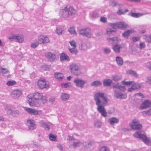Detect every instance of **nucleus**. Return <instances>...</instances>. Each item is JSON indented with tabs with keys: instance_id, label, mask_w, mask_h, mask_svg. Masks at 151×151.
I'll return each instance as SVG.
<instances>
[{
	"instance_id": "obj_1",
	"label": "nucleus",
	"mask_w": 151,
	"mask_h": 151,
	"mask_svg": "<svg viewBox=\"0 0 151 151\" xmlns=\"http://www.w3.org/2000/svg\"><path fill=\"white\" fill-rule=\"evenodd\" d=\"M76 13V10L72 6H70L68 8L66 6L60 10L59 15L61 17L66 19L74 15Z\"/></svg>"
},
{
	"instance_id": "obj_2",
	"label": "nucleus",
	"mask_w": 151,
	"mask_h": 151,
	"mask_svg": "<svg viewBox=\"0 0 151 151\" xmlns=\"http://www.w3.org/2000/svg\"><path fill=\"white\" fill-rule=\"evenodd\" d=\"M107 40L113 45L112 48L115 53H119L120 52V49L125 46L124 44L121 45L118 44L120 40L117 37L108 38Z\"/></svg>"
},
{
	"instance_id": "obj_3",
	"label": "nucleus",
	"mask_w": 151,
	"mask_h": 151,
	"mask_svg": "<svg viewBox=\"0 0 151 151\" xmlns=\"http://www.w3.org/2000/svg\"><path fill=\"white\" fill-rule=\"evenodd\" d=\"M42 96V94L38 93H34L33 98L30 97L29 96H28V98L29 99L28 102L29 105L31 106H34L36 107L39 106L40 105L39 103L36 101L39 100L41 99Z\"/></svg>"
},
{
	"instance_id": "obj_4",
	"label": "nucleus",
	"mask_w": 151,
	"mask_h": 151,
	"mask_svg": "<svg viewBox=\"0 0 151 151\" xmlns=\"http://www.w3.org/2000/svg\"><path fill=\"white\" fill-rule=\"evenodd\" d=\"M94 99L96 104H101L102 100H103V104L104 105L107 103L108 99L104 96V94L102 92H97L94 96Z\"/></svg>"
},
{
	"instance_id": "obj_5",
	"label": "nucleus",
	"mask_w": 151,
	"mask_h": 151,
	"mask_svg": "<svg viewBox=\"0 0 151 151\" xmlns=\"http://www.w3.org/2000/svg\"><path fill=\"white\" fill-rule=\"evenodd\" d=\"M69 70L75 76H78L80 74V69L78 65L75 63H72L69 65Z\"/></svg>"
},
{
	"instance_id": "obj_6",
	"label": "nucleus",
	"mask_w": 151,
	"mask_h": 151,
	"mask_svg": "<svg viewBox=\"0 0 151 151\" xmlns=\"http://www.w3.org/2000/svg\"><path fill=\"white\" fill-rule=\"evenodd\" d=\"M134 136L137 138H138L142 140L146 144L149 143L151 139L147 137L145 135L141 134L140 132H137L134 134Z\"/></svg>"
},
{
	"instance_id": "obj_7",
	"label": "nucleus",
	"mask_w": 151,
	"mask_h": 151,
	"mask_svg": "<svg viewBox=\"0 0 151 151\" xmlns=\"http://www.w3.org/2000/svg\"><path fill=\"white\" fill-rule=\"evenodd\" d=\"M130 125L132 128L134 130H139L142 129V127L139 121L135 119L132 120Z\"/></svg>"
},
{
	"instance_id": "obj_8",
	"label": "nucleus",
	"mask_w": 151,
	"mask_h": 151,
	"mask_svg": "<svg viewBox=\"0 0 151 151\" xmlns=\"http://www.w3.org/2000/svg\"><path fill=\"white\" fill-rule=\"evenodd\" d=\"M114 97L116 99H126L127 98L126 93H123L118 89L114 90Z\"/></svg>"
},
{
	"instance_id": "obj_9",
	"label": "nucleus",
	"mask_w": 151,
	"mask_h": 151,
	"mask_svg": "<svg viewBox=\"0 0 151 151\" xmlns=\"http://www.w3.org/2000/svg\"><path fill=\"white\" fill-rule=\"evenodd\" d=\"M101 104H96L97 106V111L100 113L102 116L104 117H106L107 116V113L105 109L104 106L101 105Z\"/></svg>"
},
{
	"instance_id": "obj_10",
	"label": "nucleus",
	"mask_w": 151,
	"mask_h": 151,
	"mask_svg": "<svg viewBox=\"0 0 151 151\" xmlns=\"http://www.w3.org/2000/svg\"><path fill=\"white\" fill-rule=\"evenodd\" d=\"M80 33L81 35L83 36H86L89 38L91 37L92 35L91 30L88 29H81Z\"/></svg>"
},
{
	"instance_id": "obj_11",
	"label": "nucleus",
	"mask_w": 151,
	"mask_h": 151,
	"mask_svg": "<svg viewBox=\"0 0 151 151\" xmlns=\"http://www.w3.org/2000/svg\"><path fill=\"white\" fill-rule=\"evenodd\" d=\"M73 82L76 86L78 87H79L82 88L86 82L83 80L80 79L78 78H76L74 80Z\"/></svg>"
},
{
	"instance_id": "obj_12",
	"label": "nucleus",
	"mask_w": 151,
	"mask_h": 151,
	"mask_svg": "<svg viewBox=\"0 0 151 151\" xmlns=\"http://www.w3.org/2000/svg\"><path fill=\"white\" fill-rule=\"evenodd\" d=\"M38 42L40 44H44L49 42L50 40L48 37L46 36H40L38 38Z\"/></svg>"
},
{
	"instance_id": "obj_13",
	"label": "nucleus",
	"mask_w": 151,
	"mask_h": 151,
	"mask_svg": "<svg viewBox=\"0 0 151 151\" xmlns=\"http://www.w3.org/2000/svg\"><path fill=\"white\" fill-rule=\"evenodd\" d=\"M22 90L16 89L13 91L12 95L13 98L16 99L19 98L22 95Z\"/></svg>"
},
{
	"instance_id": "obj_14",
	"label": "nucleus",
	"mask_w": 151,
	"mask_h": 151,
	"mask_svg": "<svg viewBox=\"0 0 151 151\" xmlns=\"http://www.w3.org/2000/svg\"><path fill=\"white\" fill-rule=\"evenodd\" d=\"M150 107H151V101L149 100H146L143 102L140 108L141 109H143Z\"/></svg>"
},
{
	"instance_id": "obj_15",
	"label": "nucleus",
	"mask_w": 151,
	"mask_h": 151,
	"mask_svg": "<svg viewBox=\"0 0 151 151\" xmlns=\"http://www.w3.org/2000/svg\"><path fill=\"white\" fill-rule=\"evenodd\" d=\"M37 85L41 88H47L49 87V85L46 83L45 79L39 80L37 83Z\"/></svg>"
},
{
	"instance_id": "obj_16",
	"label": "nucleus",
	"mask_w": 151,
	"mask_h": 151,
	"mask_svg": "<svg viewBox=\"0 0 151 151\" xmlns=\"http://www.w3.org/2000/svg\"><path fill=\"white\" fill-rule=\"evenodd\" d=\"M24 109L26 111L30 114L37 115L39 114L38 111L34 109L28 107H25Z\"/></svg>"
},
{
	"instance_id": "obj_17",
	"label": "nucleus",
	"mask_w": 151,
	"mask_h": 151,
	"mask_svg": "<svg viewBox=\"0 0 151 151\" xmlns=\"http://www.w3.org/2000/svg\"><path fill=\"white\" fill-rule=\"evenodd\" d=\"M112 87L113 88L118 89L120 91L123 92H124L126 90L125 86L119 85L118 83H113Z\"/></svg>"
},
{
	"instance_id": "obj_18",
	"label": "nucleus",
	"mask_w": 151,
	"mask_h": 151,
	"mask_svg": "<svg viewBox=\"0 0 151 151\" xmlns=\"http://www.w3.org/2000/svg\"><path fill=\"white\" fill-rule=\"evenodd\" d=\"M40 125L45 130H48L50 129L49 123H45L43 120H40L39 122Z\"/></svg>"
},
{
	"instance_id": "obj_19",
	"label": "nucleus",
	"mask_w": 151,
	"mask_h": 151,
	"mask_svg": "<svg viewBox=\"0 0 151 151\" xmlns=\"http://www.w3.org/2000/svg\"><path fill=\"white\" fill-rule=\"evenodd\" d=\"M46 56L51 62L54 61L56 58L55 55L51 52H47L46 54Z\"/></svg>"
},
{
	"instance_id": "obj_20",
	"label": "nucleus",
	"mask_w": 151,
	"mask_h": 151,
	"mask_svg": "<svg viewBox=\"0 0 151 151\" xmlns=\"http://www.w3.org/2000/svg\"><path fill=\"white\" fill-rule=\"evenodd\" d=\"M60 60L61 61L64 60L69 61L70 59L69 57L67 54L63 53L60 55Z\"/></svg>"
},
{
	"instance_id": "obj_21",
	"label": "nucleus",
	"mask_w": 151,
	"mask_h": 151,
	"mask_svg": "<svg viewBox=\"0 0 151 151\" xmlns=\"http://www.w3.org/2000/svg\"><path fill=\"white\" fill-rule=\"evenodd\" d=\"M108 121L111 125H114L115 124L118 123L119 122V119L116 117H112L109 118Z\"/></svg>"
},
{
	"instance_id": "obj_22",
	"label": "nucleus",
	"mask_w": 151,
	"mask_h": 151,
	"mask_svg": "<svg viewBox=\"0 0 151 151\" xmlns=\"http://www.w3.org/2000/svg\"><path fill=\"white\" fill-rule=\"evenodd\" d=\"M60 99H61L64 101H65L69 99V95L66 93H62L61 95Z\"/></svg>"
},
{
	"instance_id": "obj_23",
	"label": "nucleus",
	"mask_w": 151,
	"mask_h": 151,
	"mask_svg": "<svg viewBox=\"0 0 151 151\" xmlns=\"http://www.w3.org/2000/svg\"><path fill=\"white\" fill-rule=\"evenodd\" d=\"M118 28L122 29H124L127 27V25L125 22H118Z\"/></svg>"
},
{
	"instance_id": "obj_24",
	"label": "nucleus",
	"mask_w": 151,
	"mask_h": 151,
	"mask_svg": "<svg viewBox=\"0 0 151 151\" xmlns=\"http://www.w3.org/2000/svg\"><path fill=\"white\" fill-rule=\"evenodd\" d=\"M14 39L16 40V41L19 43H21L24 40V38L23 37L18 35H13Z\"/></svg>"
},
{
	"instance_id": "obj_25",
	"label": "nucleus",
	"mask_w": 151,
	"mask_h": 151,
	"mask_svg": "<svg viewBox=\"0 0 151 151\" xmlns=\"http://www.w3.org/2000/svg\"><path fill=\"white\" fill-rule=\"evenodd\" d=\"M126 73L128 74H131L133 76L137 77L138 76V74L135 71L132 70H128L126 71Z\"/></svg>"
},
{
	"instance_id": "obj_26",
	"label": "nucleus",
	"mask_w": 151,
	"mask_h": 151,
	"mask_svg": "<svg viewBox=\"0 0 151 151\" xmlns=\"http://www.w3.org/2000/svg\"><path fill=\"white\" fill-rule=\"evenodd\" d=\"M116 61L119 65L121 66L123 64V59L120 57L117 56L116 57Z\"/></svg>"
},
{
	"instance_id": "obj_27",
	"label": "nucleus",
	"mask_w": 151,
	"mask_h": 151,
	"mask_svg": "<svg viewBox=\"0 0 151 151\" xmlns=\"http://www.w3.org/2000/svg\"><path fill=\"white\" fill-rule=\"evenodd\" d=\"M112 81L110 79H105L103 81V85L104 86H109L111 84Z\"/></svg>"
},
{
	"instance_id": "obj_28",
	"label": "nucleus",
	"mask_w": 151,
	"mask_h": 151,
	"mask_svg": "<svg viewBox=\"0 0 151 151\" xmlns=\"http://www.w3.org/2000/svg\"><path fill=\"white\" fill-rule=\"evenodd\" d=\"M132 85H133L134 86L135 89L140 88L142 86V85L138 83H135L133 81Z\"/></svg>"
},
{
	"instance_id": "obj_29",
	"label": "nucleus",
	"mask_w": 151,
	"mask_h": 151,
	"mask_svg": "<svg viewBox=\"0 0 151 151\" xmlns=\"http://www.w3.org/2000/svg\"><path fill=\"white\" fill-rule=\"evenodd\" d=\"M130 15L133 17L135 18L139 17L143 15L142 14H140L139 13H135L132 12Z\"/></svg>"
},
{
	"instance_id": "obj_30",
	"label": "nucleus",
	"mask_w": 151,
	"mask_h": 151,
	"mask_svg": "<svg viewBox=\"0 0 151 151\" xmlns=\"http://www.w3.org/2000/svg\"><path fill=\"white\" fill-rule=\"evenodd\" d=\"M102 83L99 81H94L91 83V86H97L101 85Z\"/></svg>"
},
{
	"instance_id": "obj_31",
	"label": "nucleus",
	"mask_w": 151,
	"mask_h": 151,
	"mask_svg": "<svg viewBox=\"0 0 151 151\" xmlns=\"http://www.w3.org/2000/svg\"><path fill=\"white\" fill-rule=\"evenodd\" d=\"M55 77L59 80L62 79L63 77V75L62 73H56L55 74Z\"/></svg>"
},
{
	"instance_id": "obj_32",
	"label": "nucleus",
	"mask_w": 151,
	"mask_h": 151,
	"mask_svg": "<svg viewBox=\"0 0 151 151\" xmlns=\"http://www.w3.org/2000/svg\"><path fill=\"white\" fill-rule=\"evenodd\" d=\"M115 31V29H113L112 28H109L107 29L106 33L108 35L110 36L111 34H112Z\"/></svg>"
},
{
	"instance_id": "obj_33",
	"label": "nucleus",
	"mask_w": 151,
	"mask_h": 151,
	"mask_svg": "<svg viewBox=\"0 0 151 151\" xmlns=\"http://www.w3.org/2000/svg\"><path fill=\"white\" fill-rule=\"evenodd\" d=\"M132 32V30H127L122 34L123 36L125 38H128L129 34Z\"/></svg>"
},
{
	"instance_id": "obj_34",
	"label": "nucleus",
	"mask_w": 151,
	"mask_h": 151,
	"mask_svg": "<svg viewBox=\"0 0 151 151\" xmlns=\"http://www.w3.org/2000/svg\"><path fill=\"white\" fill-rule=\"evenodd\" d=\"M61 86L62 88H65L71 86V84L70 82H68L67 83L61 84Z\"/></svg>"
},
{
	"instance_id": "obj_35",
	"label": "nucleus",
	"mask_w": 151,
	"mask_h": 151,
	"mask_svg": "<svg viewBox=\"0 0 151 151\" xmlns=\"http://www.w3.org/2000/svg\"><path fill=\"white\" fill-rule=\"evenodd\" d=\"M82 144V143L81 142H74L71 145V146L73 148H76L77 147L79 146Z\"/></svg>"
},
{
	"instance_id": "obj_36",
	"label": "nucleus",
	"mask_w": 151,
	"mask_h": 151,
	"mask_svg": "<svg viewBox=\"0 0 151 151\" xmlns=\"http://www.w3.org/2000/svg\"><path fill=\"white\" fill-rule=\"evenodd\" d=\"M112 78L114 80L117 81L121 80L122 78V77L121 76L115 75L112 76Z\"/></svg>"
},
{
	"instance_id": "obj_37",
	"label": "nucleus",
	"mask_w": 151,
	"mask_h": 151,
	"mask_svg": "<svg viewBox=\"0 0 151 151\" xmlns=\"http://www.w3.org/2000/svg\"><path fill=\"white\" fill-rule=\"evenodd\" d=\"M143 116H145L147 115H151V109L147 111H143L142 112Z\"/></svg>"
},
{
	"instance_id": "obj_38",
	"label": "nucleus",
	"mask_w": 151,
	"mask_h": 151,
	"mask_svg": "<svg viewBox=\"0 0 151 151\" xmlns=\"http://www.w3.org/2000/svg\"><path fill=\"white\" fill-rule=\"evenodd\" d=\"M118 22L117 23H111L110 24L111 26L112 27V28L113 29H115L116 30V29L117 28H118Z\"/></svg>"
},
{
	"instance_id": "obj_39",
	"label": "nucleus",
	"mask_w": 151,
	"mask_h": 151,
	"mask_svg": "<svg viewBox=\"0 0 151 151\" xmlns=\"http://www.w3.org/2000/svg\"><path fill=\"white\" fill-rule=\"evenodd\" d=\"M5 110L6 111V113L7 114L9 115L11 114L12 115L13 111H12L10 108L7 107H6Z\"/></svg>"
},
{
	"instance_id": "obj_40",
	"label": "nucleus",
	"mask_w": 151,
	"mask_h": 151,
	"mask_svg": "<svg viewBox=\"0 0 151 151\" xmlns=\"http://www.w3.org/2000/svg\"><path fill=\"white\" fill-rule=\"evenodd\" d=\"M16 83V82L14 81H9L7 82L6 84L9 86H12L15 85Z\"/></svg>"
},
{
	"instance_id": "obj_41",
	"label": "nucleus",
	"mask_w": 151,
	"mask_h": 151,
	"mask_svg": "<svg viewBox=\"0 0 151 151\" xmlns=\"http://www.w3.org/2000/svg\"><path fill=\"white\" fill-rule=\"evenodd\" d=\"M49 138L51 140L55 141L56 140V136H55L53 134H50L49 135Z\"/></svg>"
},
{
	"instance_id": "obj_42",
	"label": "nucleus",
	"mask_w": 151,
	"mask_h": 151,
	"mask_svg": "<svg viewBox=\"0 0 151 151\" xmlns=\"http://www.w3.org/2000/svg\"><path fill=\"white\" fill-rule=\"evenodd\" d=\"M133 81H126L124 80L122 81V83L124 85L126 86H128L129 85H132Z\"/></svg>"
},
{
	"instance_id": "obj_43",
	"label": "nucleus",
	"mask_w": 151,
	"mask_h": 151,
	"mask_svg": "<svg viewBox=\"0 0 151 151\" xmlns=\"http://www.w3.org/2000/svg\"><path fill=\"white\" fill-rule=\"evenodd\" d=\"M69 32L71 34H76L75 30L73 27H71L68 29Z\"/></svg>"
},
{
	"instance_id": "obj_44",
	"label": "nucleus",
	"mask_w": 151,
	"mask_h": 151,
	"mask_svg": "<svg viewBox=\"0 0 151 151\" xmlns=\"http://www.w3.org/2000/svg\"><path fill=\"white\" fill-rule=\"evenodd\" d=\"M69 50L70 52L75 54H76L78 52L77 50L74 48H69Z\"/></svg>"
},
{
	"instance_id": "obj_45",
	"label": "nucleus",
	"mask_w": 151,
	"mask_h": 151,
	"mask_svg": "<svg viewBox=\"0 0 151 151\" xmlns=\"http://www.w3.org/2000/svg\"><path fill=\"white\" fill-rule=\"evenodd\" d=\"M69 43L70 45L73 47V48H75L77 47L76 43L74 40H72L69 42Z\"/></svg>"
},
{
	"instance_id": "obj_46",
	"label": "nucleus",
	"mask_w": 151,
	"mask_h": 151,
	"mask_svg": "<svg viewBox=\"0 0 151 151\" xmlns=\"http://www.w3.org/2000/svg\"><path fill=\"white\" fill-rule=\"evenodd\" d=\"M19 111L17 110H16L13 111L12 116L14 117H17L19 115Z\"/></svg>"
},
{
	"instance_id": "obj_47",
	"label": "nucleus",
	"mask_w": 151,
	"mask_h": 151,
	"mask_svg": "<svg viewBox=\"0 0 151 151\" xmlns=\"http://www.w3.org/2000/svg\"><path fill=\"white\" fill-rule=\"evenodd\" d=\"M35 124L34 120L32 119H29L27 121V126H28L30 124Z\"/></svg>"
},
{
	"instance_id": "obj_48",
	"label": "nucleus",
	"mask_w": 151,
	"mask_h": 151,
	"mask_svg": "<svg viewBox=\"0 0 151 151\" xmlns=\"http://www.w3.org/2000/svg\"><path fill=\"white\" fill-rule=\"evenodd\" d=\"M39 43V42H35L32 43L31 45V48H35L38 45Z\"/></svg>"
},
{
	"instance_id": "obj_49",
	"label": "nucleus",
	"mask_w": 151,
	"mask_h": 151,
	"mask_svg": "<svg viewBox=\"0 0 151 151\" xmlns=\"http://www.w3.org/2000/svg\"><path fill=\"white\" fill-rule=\"evenodd\" d=\"M62 32V29L61 28L59 27L57 28L56 33L58 35L61 34Z\"/></svg>"
},
{
	"instance_id": "obj_50",
	"label": "nucleus",
	"mask_w": 151,
	"mask_h": 151,
	"mask_svg": "<svg viewBox=\"0 0 151 151\" xmlns=\"http://www.w3.org/2000/svg\"><path fill=\"white\" fill-rule=\"evenodd\" d=\"M28 127L30 130H32L36 128V124L35 123L33 125L30 124L28 126Z\"/></svg>"
},
{
	"instance_id": "obj_51",
	"label": "nucleus",
	"mask_w": 151,
	"mask_h": 151,
	"mask_svg": "<svg viewBox=\"0 0 151 151\" xmlns=\"http://www.w3.org/2000/svg\"><path fill=\"white\" fill-rule=\"evenodd\" d=\"M95 125L97 127H100L101 125V123L100 121L97 120L95 123Z\"/></svg>"
},
{
	"instance_id": "obj_52",
	"label": "nucleus",
	"mask_w": 151,
	"mask_h": 151,
	"mask_svg": "<svg viewBox=\"0 0 151 151\" xmlns=\"http://www.w3.org/2000/svg\"><path fill=\"white\" fill-rule=\"evenodd\" d=\"M0 70H1V72L4 74L8 73L9 72L8 70L1 67L0 68Z\"/></svg>"
},
{
	"instance_id": "obj_53",
	"label": "nucleus",
	"mask_w": 151,
	"mask_h": 151,
	"mask_svg": "<svg viewBox=\"0 0 151 151\" xmlns=\"http://www.w3.org/2000/svg\"><path fill=\"white\" fill-rule=\"evenodd\" d=\"M42 102L43 104H45L46 103L47 101V99L46 96H42V97L41 98Z\"/></svg>"
},
{
	"instance_id": "obj_54",
	"label": "nucleus",
	"mask_w": 151,
	"mask_h": 151,
	"mask_svg": "<svg viewBox=\"0 0 151 151\" xmlns=\"http://www.w3.org/2000/svg\"><path fill=\"white\" fill-rule=\"evenodd\" d=\"M100 150V151H109V150L105 146L101 147Z\"/></svg>"
},
{
	"instance_id": "obj_55",
	"label": "nucleus",
	"mask_w": 151,
	"mask_h": 151,
	"mask_svg": "<svg viewBox=\"0 0 151 151\" xmlns=\"http://www.w3.org/2000/svg\"><path fill=\"white\" fill-rule=\"evenodd\" d=\"M103 50L104 52L105 53H109L111 52V50L109 48H105Z\"/></svg>"
},
{
	"instance_id": "obj_56",
	"label": "nucleus",
	"mask_w": 151,
	"mask_h": 151,
	"mask_svg": "<svg viewBox=\"0 0 151 151\" xmlns=\"http://www.w3.org/2000/svg\"><path fill=\"white\" fill-rule=\"evenodd\" d=\"M106 18L105 17H101L100 19V21L104 23L106 22Z\"/></svg>"
},
{
	"instance_id": "obj_57",
	"label": "nucleus",
	"mask_w": 151,
	"mask_h": 151,
	"mask_svg": "<svg viewBox=\"0 0 151 151\" xmlns=\"http://www.w3.org/2000/svg\"><path fill=\"white\" fill-rule=\"evenodd\" d=\"M145 40L146 41L150 43H151V35L149 37H146Z\"/></svg>"
},
{
	"instance_id": "obj_58",
	"label": "nucleus",
	"mask_w": 151,
	"mask_h": 151,
	"mask_svg": "<svg viewBox=\"0 0 151 151\" xmlns=\"http://www.w3.org/2000/svg\"><path fill=\"white\" fill-rule=\"evenodd\" d=\"M145 43L142 42L140 43L139 44V48L140 49H142L145 47Z\"/></svg>"
},
{
	"instance_id": "obj_59",
	"label": "nucleus",
	"mask_w": 151,
	"mask_h": 151,
	"mask_svg": "<svg viewBox=\"0 0 151 151\" xmlns=\"http://www.w3.org/2000/svg\"><path fill=\"white\" fill-rule=\"evenodd\" d=\"M75 138L73 136H68L67 138V140L69 141H72L74 140Z\"/></svg>"
},
{
	"instance_id": "obj_60",
	"label": "nucleus",
	"mask_w": 151,
	"mask_h": 151,
	"mask_svg": "<svg viewBox=\"0 0 151 151\" xmlns=\"http://www.w3.org/2000/svg\"><path fill=\"white\" fill-rule=\"evenodd\" d=\"M135 90L134 87L133 85H132L131 88H129L128 89V92H132Z\"/></svg>"
},
{
	"instance_id": "obj_61",
	"label": "nucleus",
	"mask_w": 151,
	"mask_h": 151,
	"mask_svg": "<svg viewBox=\"0 0 151 151\" xmlns=\"http://www.w3.org/2000/svg\"><path fill=\"white\" fill-rule=\"evenodd\" d=\"M57 147L59 148L60 151H63V149L61 145L58 144L57 146Z\"/></svg>"
},
{
	"instance_id": "obj_62",
	"label": "nucleus",
	"mask_w": 151,
	"mask_h": 151,
	"mask_svg": "<svg viewBox=\"0 0 151 151\" xmlns=\"http://www.w3.org/2000/svg\"><path fill=\"white\" fill-rule=\"evenodd\" d=\"M135 96H140L142 98H144V96L141 93H135Z\"/></svg>"
},
{
	"instance_id": "obj_63",
	"label": "nucleus",
	"mask_w": 151,
	"mask_h": 151,
	"mask_svg": "<svg viewBox=\"0 0 151 151\" xmlns=\"http://www.w3.org/2000/svg\"><path fill=\"white\" fill-rule=\"evenodd\" d=\"M132 39V40L134 42L137 41L139 40V38L137 37H133Z\"/></svg>"
},
{
	"instance_id": "obj_64",
	"label": "nucleus",
	"mask_w": 151,
	"mask_h": 151,
	"mask_svg": "<svg viewBox=\"0 0 151 151\" xmlns=\"http://www.w3.org/2000/svg\"><path fill=\"white\" fill-rule=\"evenodd\" d=\"M92 16L94 18H96L98 17V14L95 12H93L92 14Z\"/></svg>"
}]
</instances>
